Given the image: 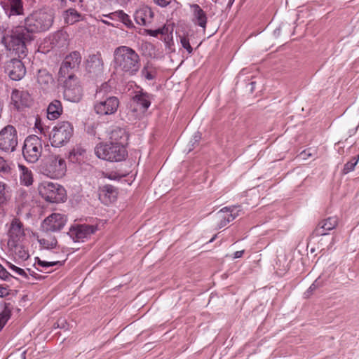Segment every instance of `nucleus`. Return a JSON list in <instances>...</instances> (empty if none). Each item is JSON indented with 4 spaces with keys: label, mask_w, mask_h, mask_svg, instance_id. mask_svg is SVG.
<instances>
[{
    "label": "nucleus",
    "mask_w": 359,
    "mask_h": 359,
    "mask_svg": "<svg viewBox=\"0 0 359 359\" xmlns=\"http://www.w3.org/2000/svg\"><path fill=\"white\" fill-rule=\"evenodd\" d=\"M24 236L25 233L22 223L18 218L13 219L8 231V245L17 247Z\"/></svg>",
    "instance_id": "nucleus-14"
},
{
    "label": "nucleus",
    "mask_w": 359,
    "mask_h": 359,
    "mask_svg": "<svg viewBox=\"0 0 359 359\" xmlns=\"http://www.w3.org/2000/svg\"><path fill=\"white\" fill-rule=\"evenodd\" d=\"M216 236H217V235H215V236H213V237L210 240V241H209V242H210V243L212 242V241L215 239Z\"/></svg>",
    "instance_id": "nucleus-56"
},
{
    "label": "nucleus",
    "mask_w": 359,
    "mask_h": 359,
    "mask_svg": "<svg viewBox=\"0 0 359 359\" xmlns=\"http://www.w3.org/2000/svg\"><path fill=\"white\" fill-rule=\"evenodd\" d=\"M8 294V290L6 287L0 286V297H4Z\"/></svg>",
    "instance_id": "nucleus-50"
},
{
    "label": "nucleus",
    "mask_w": 359,
    "mask_h": 359,
    "mask_svg": "<svg viewBox=\"0 0 359 359\" xmlns=\"http://www.w3.org/2000/svg\"><path fill=\"white\" fill-rule=\"evenodd\" d=\"M114 62L116 67L133 75L135 67V50L126 46L117 47L114 51Z\"/></svg>",
    "instance_id": "nucleus-4"
},
{
    "label": "nucleus",
    "mask_w": 359,
    "mask_h": 359,
    "mask_svg": "<svg viewBox=\"0 0 359 359\" xmlns=\"http://www.w3.org/2000/svg\"><path fill=\"white\" fill-rule=\"evenodd\" d=\"M104 62L100 54L90 55L87 60L86 69L89 73L99 74L102 72Z\"/></svg>",
    "instance_id": "nucleus-22"
},
{
    "label": "nucleus",
    "mask_w": 359,
    "mask_h": 359,
    "mask_svg": "<svg viewBox=\"0 0 359 359\" xmlns=\"http://www.w3.org/2000/svg\"><path fill=\"white\" fill-rule=\"evenodd\" d=\"M124 175L118 173L116 172H110L104 173V177L109 178V180H118L123 177Z\"/></svg>",
    "instance_id": "nucleus-43"
},
{
    "label": "nucleus",
    "mask_w": 359,
    "mask_h": 359,
    "mask_svg": "<svg viewBox=\"0 0 359 359\" xmlns=\"http://www.w3.org/2000/svg\"><path fill=\"white\" fill-rule=\"evenodd\" d=\"M25 354H26V351H23L22 353V359H25Z\"/></svg>",
    "instance_id": "nucleus-55"
},
{
    "label": "nucleus",
    "mask_w": 359,
    "mask_h": 359,
    "mask_svg": "<svg viewBox=\"0 0 359 359\" xmlns=\"http://www.w3.org/2000/svg\"><path fill=\"white\" fill-rule=\"evenodd\" d=\"M21 196L23 198H26V197L27 196V194L26 192H22L21 193Z\"/></svg>",
    "instance_id": "nucleus-54"
},
{
    "label": "nucleus",
    "mask_w": 359,
    "mask_h": 359,
    "mask_svg": "<svg viewBox=\"0 0 359 359\" xmlns=\"http://www.w3.org/2000/svg\"><path fill=\"white\" fill-rule=\"evenodd\" d=\"M141 74L143 77H144L147 80H152L154 79V76L152 74V73L148 70L147 67H144L142 71Z\"/></svg>",
    "instance_id": "nucleus-44"
},
{
    "label": "nucleus",
    "mask_w": 359,
    "mask_h": 359,
    "mask_svg": "<svg viewBox=\"0 0 359 359\" xmlns=\"http://www.w3.org/2000/svg\"><path fill=\"white\" fill-rule=\"evenodd\" d=\"M37 264L43 268H46V267H49V266H55L57 264L61 266L63 264V262H60V261L47 262V261H43V260H41V259H38Z\"/></svg>",
    "instance_id": "nucleus-39"
},
{
    "label": "nucleus",
    "mask_w": 359,
    "mask_h": 359,
    "mask_svg": "<svg viewBox=\"0 0 359 359\" xmlns=\"http://www.w3.org/2000/svg\"><path fill=\"white\" fill-rule=\"evenodd\" d=\"M20 170V181L25 186L32 185L33 183V175L32 171L23 165H18Z\"/></svg>",
    "instance_id": "nucleus-27"
},
{
    "label": "nucleus",
    "mask_w": 359,
    "mask_h": 359,
    "mask_svg": "<svg viewBox=\"0 0 359 359\" xmlns=\"http://www.w3.org/2000/svg\"><path fill=\"white\" fill-rule=\"evenodd\" d=\"M104 17H106L111 20H118L119 19V11L111 13L108 15H104Z\"/></svg>",
    "instance_id": "nucleus-47"
},
{
    "label": "nucleus",
    "mask_w": 359,
    "mask_h": 359,
    "mask_svg": "<svg viewBox=\"0 0 359 359\" xmlns=\"http://www.w3.org/2000/svg\"><path fill=\"white\" fill-rule=\"evenodd\" d=\"M38 82L40 84H48L49 82L53 81V78L50 74L46 72L39 71L38 75Z\"/></svg>",
    "instance_id": "nucleus-37"
},
{
    "label": "nucleus",
    "mask_w": 359,
    "mask_h": 359,
    "mask_svg": "<svg viewBox=\"0 0 359 359\" xmlns=\"http://www.w3.org/2000/svg\"><path fill=\"white\" fill-rule=\"evenodd\" d=\"M358 161H359V155L357 156L356 157L352 158V159L350 161L347 162L344 165L342 172L344 174H347L349 172L353 171L354 170L355 165H357Z\"/></svg>",
    "instance_id": "nucleus-35"
},
{
    "label": "nucleus",
    "mask_w": 359,
    "mask_h": 359,
    "mask_svg": "<svg viewBox=\"0 0 359 359\" xmlns=\"http://www.w3.org/2000/svg\"><path fill=\"white\" fill-rule=\"evenodd\" d=\"M65 97L73 102H77L80 101L82 97V89L80 86H68L67 84L64 90Z\"/></svg>",
    "instance_id": "nucleus-23"
},
{
    "label": "nucleus",
    "mask_w": 359,
    "mask_h": 359,
    "mask_svg": "<svg viewBox=\"0 0 359 359\" xmlns=\"http://www.w3.org/2000/svg\"><path fill=\"white\" fill-rule=\"evenodd\" d=\"M0 4L9 15H20L24 12L22 0H0Z\"/></svg>",
    "instance_id": "nucleus-19"
},
{
    "label": "nucleus",
    "mask_w": 359,
    "mask_h": 359,
    "mask_svg": "<svg viewBox=\"0 0 359 359\" xmlns=\"http://www.w3.org/2000/svg\"><path fill=\"white\" fill-rule=\"evenodd\" d=\"M38 241L41 247L46 249L55 248L57 244L56 238L46 233V235L38 238Z\"/></svg>",
    "instance_id": "nucleus-31"
},
{
    "label": "nucleus",
    "mask_w": 359,
    "mask_h": 359,
    "mask_svg": "<svg viewBox=\"0 0 359 359\" xmlns=\"http://www.w3.org/2000/svg\"><path fill=\"white\" fill-rule=\"evenodd\" d=\"M201 138V137L199 133H196L190 142L192 144V146H194V144L198 143L200 141Z\"/></svg>",
    "instance_id": "nucleus-49"
},
{
    "label": "nucleus",
    "mask_w": 359,
    "mask_h": 359,
    "mask_svg": "<svg viewBox=\"0 0 359 359\" xmlns=\"http://www.w3.org/2000/svg\"><path fill=\"white\" fill-rule=\"evenodd\" d=\"M7 265L10 269H11L12 271L15 272L18 275L21 276L25 278H27V274L22 269L19 268L10 262H8Z\"/></svg>",
    "instance_id": "nucleus-40"
},
{
    "label": "nucleus",
    "mask_w": 359,
    "mask_h": 359,
    "mask_svg": "<svg viewBox=\"0 0 359 359\" xmlns=\"http://www.w3.org/2000/svg\"><path fill=\"white\" fill-rule=\"evenodd\" d=\"M136 112L140 111L141 116H144L147 109L151 105L152 95L147 92H144L142 88L136 85Z\"/></svg>",
    "instance_id": "nucleus-17"
},
{
    "label": "nucleus",
    "mask_w": 359,
    "mask_h": 359,
    "mask_svg": "<svg viewBox=\"0 0 359 359\" xmlns=\"http://www.w3.org/2000/svg\"><path fill=\"white\" fill-rule=\"evenodd\" d=\"M11 309L7 306H5L2 311L0 313V330L4 327L11 317Z\"/></svg>",
    "instance_id": "nucleus-34"
},
{
    "label": "nucleus",
    "mask_w": 359,
    "mask_h": 359,
    "mask_svg": "<svg viewBox=\"0 0 359 359\" xmlns=\"http://www.w3.org/2000/svg\"><path fill=\"white\" fill-rule=\"evenodd\" d=\"M81 61V56L79 52L73 51L67 55L64 60V62L68 65L69 67L76 69L79 67Z\"/></svg>",
    "instance_id": "nucleus-29"
},
{
    "label": "nucleus",
    "mask_w": 359,
    "mask_h": 359,
    "mask_svg": "<svg viewBox=\"0 0 359 359\" xmlns=\"http://www.w3.org/2000/svg\"><path fill=\"white\" fill-rule=\"evenodd\" d=\"M316 288V285H315V283H313L310 287L309 288L307 292H309L310 291H312L313 290H314Z\"/></svg>",
    "instance_id": "nucleus-53"
},
{
    "label": "nucleus",
    "mask_w": 359,
    "mask_h": 359,
    "mask_svg": "<svg viewBox=\"0 0 359 359\" xmlns=\"http://www.w3.org/2000/svg\"><path fill=\"white\" fill-rule=\"evenodd\" d=\"M100 21L102 23H104V24H105L107 25L111 26V27H118V25H119L118 23H113V22H111L107 20L102 19V20H100Z\"/></svg>",
    "instance_id": "nucleus-51"
},
{
    "label": "nucleus",
    "mask_w": 359,
    "mask_h": 359,
    "mask_svg": "<svg viewBox=\"0 0 359 359\" xmlns=\"http://www.w3.org/2000/svg\"><path fill=\"white\" fill-rule=\"evenodd\" d=\"M9 276H11V274L0 264V278L7 280Z\"/></svg>",
    "instance_id": "nucleus-46"
},
{
    "label": "nucleus",
    "mask_w": 359,
    "mask_h": 359,
    "mask_svg": "<svg viewBox=\"0 0 359 359\" xmlns=\"http://www.w3.org/2000/svg\"><path fill=\"white\" fill-rule=\"evenodd\" d=\"M5 72L12 80L19 81L25 75L26 69L20 60L13 58L6 62Z\"/></svg>",
    "instance_id": "nucleus-13"
},
{
    "label": "nucleus",
    "mask_w": 359,
    "mask_h": 359,
    "mask_svg": "<svg viewBox=\"0 0 359 359\" xmlns=\"http://www.w3.org/2000/svg\"><path fill=\"white\" fill-rule=\"evenodd\" d=\"M97 231V227L89 224H78L69 229V234L75 242H83Z\"/></svg>",
    "instance_id": "nucleus-12"
},
{
    "label": "nucleus",
    "mask_w": 359,
    "mask_h": 359,
    "mask_svg": "<svg viewBox=\"0 0 359 359\" xmlns=\"http://www.w3.org/2000/svg\"><path fill=\"white\" fill-rule=\"evenodd\" d=\"M66 171V162L60 156L50 155L46 159L43 172L47 176L50 178L59 179L65 175Z\"/></svg>",
    "instance_id": "nucleus-9"
},
{
    "label": "nucleus",
    "mask_w": 359,
    "mask_h": 359,
    "mask_svg": "<svg viewBox=\"0 0 359 359\" xmlns=\"http://www.w3.org/2000/svg\"><path fill=\"white\" fill-rule=\"evenodd\" d=\"M72 67H69L67 64L62 62L61 67L59 70V75L61 78H68L69 79H72L74 77V75L71 70H73Z\"/></svg>",
    "instance_id": "nucleus-33"
},
{
    "label": "nucleus",
    "mask_w": 359,
    "mask_h": 359,
    "mask_svg": "<svg viewBox=\"0 0 359 359\" xmlns=\"http://www.w3.org/2000/svg\"><path fill=\"white\" fill-rule=\"evenodd\" d=\"M243 252H244L243 250L236 251L234 253V258H240V257H241L243 256Z\"/></svg>",
    "instance_id": "nucleus-52"
},
{
    "label": "nucleus",
    "mask_w": 359,
    "mask_h": 359,
    "mask_svg": "<svg viewBox=\"0 0 359 359\" xmlns=\"http://www.w3.org/2000/svg\"><path fill=\"white\" fill-rule=\"evenodd\" d=\"M17 145V131L13 126L8 125L0 131V149L5 152H13Z\"/></svg>",
    "instance_id": "nucleus-10"
},
{
    "label": "nucleus",
    "mask_w": 359,
    "mask_h": 359,
    "mask_svg": "<svg viewBox=\"0 0 359 359\" xmlns=\"http://www.w3.org/2000/svg\"><path fill=\"white\" fill-rule=\"evenodd\" d=\"M112 88L109 83H102L95 94L94 110L100 116H108L116 112L118 99L112 95Z\"/></svg>",
    "instance_id": "nucleus-1"
},
{
    "label": "nucleus",
    "mask_w": 359,
    "mask_h": 359,
    "mask_svg": "<svg viewBox=\"0 0 359 359\" xmlns=\"http://www.w3.org/2000/svg\"><path fill=\"white\" fill-rule=\"evenodd\" d=\"M127 27H132L133 22L130 20L129 16L125 13L123 11H119V19Z\"/></svg>",
    "instance_id": "nucleus-38"
},
{
    "label": "nucleus",
    "mask_w": 359,
    "mask_h": 359,
    "mask_svg": "<svg viewBox=\"0 0 359 359\" xmlns=\"http://www.w3.org/2000/svg\"><path fill=\"white\" fill-rule=\"evenodd\" d=\"M154 1L161 7H165L172 2V0H154Z\"/></svg>",
    "instance_id": "nucleus-48"
},
{
    "label": "nucleus",
    "mask_w": 359,
    "mask_h": 359,
    "mask_svg": "<svg viewBox=\"0 0 359 359\" xmlns=\"http://www.w3.org/2000/svg\"><path fill=\"white\" fill-rule=\"evenodd\" d=\"M168 28L165 27V26H163L161 28H158L156 29H144L142 34L147 33L149 34L151 36H157L158 34H166L168 33Z\"/></svg>",
    "instance_id": "nucleus-36"
},
{
    "label": "nucleus",
    "mask_w": 359,
    "mask_h": 359,
    "mask_svg": "<svg viewBox=\"0 0 359 359\" xmlns=\"http://www.w3.org/2000/svg\"><path fill=\"white\" fill-rule=\"evenodd\" d=\"M74 133V128L69 121H60L53 128L50 136L54 147H61L67 143Z\"/></svg>",
    "instance_id": "nucleus-6"
},
{
    "label": "nucleus",
    "mask_w": 359,
    "mask_h": 359,
    "mask_svg": "<svg viewBox=\"0 0 359 359\" xmlns=\"http://www.w3.org/2000/svg\"><path fill=\"white\" fill-rule=\"evenodd\" d=\"M13 168L12 163L6 160L4 158L0 156V177L8 179L13 175Z\"/></svg>",
    "instance_id": "nucleus-28"
},
{
    "label": "nucleus",
    "mask_w": 359,
    "mask_h": 359,
    "mask_svg": "<svg viewBox=\"0 0 359 359\" xmlns=\"http://www.w3.org/2000/svg\"><path fill=\"white\" fill-rule=\"evenodd\" d=\"M337 225L336 217H328L318 223L313 231L314 236H321L327 234V231L334 229Z\"/></svg>",
    "instance_id": "nucleus-20"
},
{
    "label": "nucleus",
    "mask_w": 359,
    "mask_h": 359,
    "mask_svg": "<svg viewBox=\"0 0 359 359\" xmlns=\"http://www.w3.org/2000/svg\"><path fill=\"white\" fill-rule=\"evenodd\" d=\"M191 8L193 9L194 22L205 29L207 24L205 13L198 4H193Z\"/></svg>",
    "instance_id": "nucleus-24"
},
{
    "label": "nucleus",
    "mask_w": 359,
    "mask_h": 359,
    "mask_svg": "<svg viewBox=\"0 0 359 359\" xmlns=\"http://www.w3.org/2000/svg\"><path fill=\"white\" fill-rule=\"evenodd\" d=\"M6 187L5 183L0 182V204H3L6 201Z\"/></svg>",
    "instance_id": "nucleus-42"
},
{
    "label": "nucleus",
    "mask_w": 359,
    "mask_h": 359,
    "mask_svg": "<svg viewBox=\"0 0 359 359\" xmlns=\"http://www.w3.org/2000/svg\"><path fill=\"white\" fill-rule=\"evenodd\" d=\"M154 12L147 6H140L136 11V23L149 27L154 18Z\"/></svg>",
    "instance_id": "nucleus-18"
},
{
    "label": "nucleus",
    "mask_w": 359,
    "mask_h": 359,
    "mask_svg": "<svg viewBox=\"0 0 359 359\" xmlns=\"http://www.w3.org/2000/svg\"><path fill=\"white\" fill-rule=\"evenodd\" d=\"M28 257V255L26 253H25V255H22V257Z\"/></svg>",
    "instance_id": "nucleus-57"
},
{
    "label": "nucleus",
    "mask_w": 359,
    "mask_h": 359,
    "mask_svg": "<svg viewBox=\"0 0 359 359\" xmlns=\"http://www.w3.org/2000/svg\"><path fill=\"white\" fill-rule=\"evenodd\" d=\"M236 206L224 207L216 213L219 229L224 227L238 216L239 210L236 211Z\"/></svg>",
    "instance_id": "nucleus-15"
},
{
    "label": "nucleus",
    "mask_w": 359,
    "mask_h": 359,
    "mask_svg": "<svg viewBox=\"0 0 359 359\" xmlns=\"http://www.w3.org/2000/svg\"><path fill=\"white\" fill-rule=\"evenodd\" d=\"M43 142L36 135L27 137L24 142L22 154L25 159L29 163L36 162L41 156Z\"/></svg>",
    "instance_id": "nucleus-7"
},
{
    "label": "nucleus",
    "mask_w": 359,
    "mask_h": 359,
    "mask_svg": "<svg viewBox=\"0 0 359 359\" xmlns=\"http://www.w3.org/2000/svg\"><path fill=\"white\" fill-rule=\"evenodd\" d=\"M33 40V36L27 33L21 26L15 27L10 33L6 34L2 39V43L6 49L12 51L20 58L27 55V43Z\"/></svg>",
    "instance_id": "nucleus-2"
},
{
    "label": "nucleus",
    "mask_w": 359,
    "mask_h": 359,
    "mask_svg": "<svg viewBox=\"0 0 359 359\" xmlns=\"http://www.w3.org/2000/svg\"><path fill=\"white\" fill-rule=\"evenodd\" d=\"M86 149L81 145H76L69 154V159L72 162L80 163L83 161Z\"/></svg>",
    "instance_id": "nucleus-30"
},
{
    "label": "nucleus",
    "mask_w": 359,
    "mask_h": 359,
    "mask_svg": "<svg viewBox=\"0 0 359 359\" xmlns=\"http://www.w3.org/2000/svg\"><path fill=\"white\" fill-rule=\"evenodd\" d=\"M117 190L111 185L107 184L100 188L99 198L102 203L108 205L114 202L117 197Z\"/></svg>",
    "instance_id": "nucleus-21"
},
{
    "label": "nucleus",
    "mask_w": 359,
    "mask_h": 359,
    "mask_svg": "<svg viewBox=\"0 0 359 359\" xmlns=\"http://www.w3.org/2000/svg\"><path fill=\"white\" fill-rule=\"evenodd\" d=\"M35 129H37L40 134L46 133V129L43 127L42 122L39 118H36Z\"/></svg>",
    "instance_id": "nucleus-45"
},
{
    "label": "nucleus",
    "mask_w": 359,
    "mask_h": 359,
    "mask_svg": "<svg viewBox=\"0 0 359 359\" xmlns=\"http://www.w3.org/2000/svg\"><path fill=\"white\" fill-rule=\"evenodd\" d=\"M180 43L182 46L185 48L189 53H191L193 48L190 45L189 39L186 36H180Z\"/></svg>",
    "instance_id": "nucleus-41"
},
{
    "label": "nucleus",
    "mask_w": 359,
    "mask_h": 359,
    "mask_svg": "<svg viewBox=\"0 0 359 359\" xmlns=\"http://www.w3.org/2000/svg\"><path fill=\"white\" fill-rule=\"evenodd\" d=\"M95 153L99 158L111 162L121 161L127 156L126 147L118 144H99L95 148Z\"/></svg>",
    "instance_id": "nucleus-5"
},
{
    "label": "nucleus",
    "mask_w": 359,
    "mask_h": 359,
    "mask_svg": "<svg viewBox=\"0 0 359 359\" xmlns=\"http://www.w3.org/2000/svg\"><path fill=\"white\" fill-rule=\"evenodd\" d=\"M32 102L31 95L27 91L19 90L18 89L13 90L11 93V103L18 110L29 107Z\"/></svg>",
    "instance_id": "nucleus-16"
},
{
    "label": "nucleus",
    "mask_w": 359,
    "mask_h": 359,
    "mask_svg": "<svg viewBox=\"0 0 359 359\" xmlns=\"http://www.w3.org/2000/svg\"><path fill=\"white\" fill-rule=\"evenodd\" d=\"M53 22V15L50 12L38 11L27 17L24 26L21 27L33 36L34 33L48 30Z\"/></svg>",
    "instance_id": "nucleus-3"
},
{
    "label": "nucleus",
    "mask_w": 359,
    "mask_h": 359,
    "mask_svg": "<svg viewBox=\"0 0 359 359\" xmlns=\"http://www.w3.org/2000/svg\"><path fill=\"white\" fill-rule=\"evenodd\" d=\"M67 222L65 215L60 213H52L47 217L41 224V230L44 233L60 231Z\"/></svg>",
    "instance_id": "nucleus-11"
},
{
    "label": "nucleus",
    "mask_w": 359,
    "mask_h": 359,
    "mask_svg": "<svg viewBox=\"0 0 359 359\" xmlns=\"http://www.w3.org/2000/svg\"><path fill=\"white\" fill-rule=\"evenodd\" d=\"M39 193L46 201L50 203L63 202L66 198L65 189L57 183H42L39 187Z\"/></svg>",
    "instance_id": "nucleus-8"
},
{
    "label": "nucleus",
    "mask_w": 359,
    "mask_h": 359,
    "mask_svg": "<svg viewBox=\"0 0 359 359\" xmlns=\"http://www.w3.org/2000/svg\"><path fill=\"white\" fill-rule=\"evenodd\" d=\"M80 18V13L74 8H69L66 11L65 22L67 24L72 25L79 21Z\"/></svg>",
    "instance_id": "nucleus-32"
},
{
    "label": "nucleus",
    "mask_w": 359,
    "mask_h": 359,
    "mask_svg": "<svg viewBox=\"0 0 359 359\" xmlns=\"http://www.w3.org/2000/svg\"><path fill=\"white\" fill-rule=\"evenodd\" d=\"M110 140L109 144H118L125 147L127 144L128 135L124 130L116 128L111 133Z\"/></svg>",
    "instance_id": "nucleus-25"
},
{
    "label": "nucleus",
    "mask_w": 359,
    "mask_h": 359,
    "mask_svg": "<svg viewBox=\"0 0 359 359\" xmlns=\"http://www.w3.org/2000/svg\"><path fill=\"white\" fill-rule=\"evenodd\" d=\"M62 112V104L58 100H54L48 107L47 117L50 120L57 119Z\"/></svg>",
    "instance_id": "nucleus-26"
}]
</instances>
